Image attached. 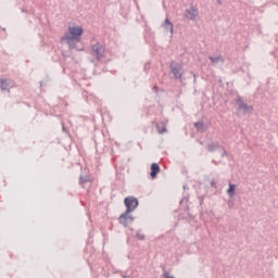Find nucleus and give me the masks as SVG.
<instances>
[{
	"label": "nucleus",
	"mask_w": 278,
	"mask_h": 278,
	"mask_svg": "<svg viewBox=\"0 0 278 278\" xmlns=\"http://www.w3.org/2000/svg\"><path fill=\"white\" fill-rule=\"evenodd\" d=\"M81 36H84V27L70 26L68 30L64 34L61 40H65L70 49H75L76 51H84V48L77 47V42H81Z\"/></svg>",
	"instance_id": "f257e3e1"
},
{
	"label": "nucleus",
	"mask_w": 278,
	"mask_h": 278,
	"mask_svg": "<svg viewBox=\"0 0 278 278\" xmlns=\"http://www.w3.org/2000/svg\"><path fill=\"white\" fill-rule=\"evenodd\" d=\"M237 108V112H242V114H253V105H248L247 102H244V99H242L241 96H237V99L235 100Z\"/></svg>",
	"instance_id": "f03ea898"
},
{
	"label": "nucleus",
	"mask_w": 278,
	"mask_h": 278,
	"mask_svg": "<svg viewBox=\"0 0 278 278\" xmlns=\"http://www.w3.org/2000/svg\"><path fill=\"white\" fill-rule=\"evenodd\" d=\"M124 205L126 207L125 212L131 214V212H136V208L140 205V201H138V198L129 195L124 199Z\"/></svg>",
	"instance_id": "7ed1b4c3"
},
{
	"label": "nucleus",
	"mask_w": 278,
	"mask_h": 278,
	"mask_svg": "<svg viewBox=\"0 0 278 278\" xmlns=\"http://www.w3.org/2000/svg\"><path fill=\"white\" fill-rule=\"evenodd\" d=\"M169 68L172 74L174 75V79H181L184 77V73H181L184 65L177 61H172L169 64Z\"/></svg>",
	"instance_id": "20e7f679"
},
{
	"label": "nucleus",
	"mask_w": 278,
	"mask_h": 278,
	"mask_svg": "<svg viewBox=\"0 0 278 278\" xmlns=\"http://www.w3.org/2000/svg\"><path fill=\"white\" fill-rule=\"evenodd\" d=\"M92 53L96 54V60L98 62H101L103 60V56L105 55V52L103 51V45L101 42H97L91 46Z\"/></svg>",
	"instance_id": "39448f33"
},
{
	"label": "nucleus",
	"mask_w": 278,
	"mask_h": 278,
	"mask_svg": "<svg viewBox=\"0 0 278 278\" xmlns=\"http://www.w3.org/2000/svg\"><path fill=\"white\" fill-rule=\"evenodd\" d=\"M185 16L186 18H189V21H197V16H199V9L191 4L189 9H186Z\"/></svg>",
	"instance_id": "423d86ee"
},
{
	"label": "nucleus",
	"mask_w": 278,
	"mask_h": 278,
	"mask_svg": "<svg viewBox=\"0 0 278 278\" xmlns=\"http://www.w3.org/2000/svg\"><path fill=\"white\" fill-rule=\"evenodd\" d=\"M144 40L147 45H155V31L151 30V28H147L146 35H144Z\"/></svg>",
	"instance_id": "0eeeda50"
},
{
	"label": "nucleus",
	"mask_w": 278,
	"mask_h": 278,
	"mask_svg": "<svg viewBox=\"0 0 278 278\" xmlns=\"http://www.w3.org/2000/svg\"><path fill=\"white\" fill-rule=\"evenodd\" d=\"M161 170H162V168L160 167V164L152 163L150 165V177H151V179H157V175H160Z\"/></svg>",
	"instance_id": "6e6552de"
},
{
	"label": "nucleus",
	"mask_w": 278,
	"mask_h": 278,
	"mask_svg": "<svg viewBox=\"0 0 278 278\" xmlns=\"http://www.w3.org/2000/svg\"><path fill=\"white\" fill-rule=\"evenodd\" d=\"M10 88H14V81L10 78H2L0 90H10Z\"/></svg>",
	"instance_id": "1a4fd4ad"
},
{
	"label": "nucleus",
	"mask_w": 278,
	"mask_h": 278,
	"mask_svg": "<svg viewBox=\"0 0 278 278\" xmlns=\"http://www.w3.org/2000/svg\"><path fill=\"white\" fill-rule=\"evenodd\" d=\"M163 27L165 31H170V38H173V34L175 31V26L173 25V22H170V18L166 17L163 24Z\"/></svg>",
	"instance_id": "9d476101"
},
{
	"label": "nucleus",
	"mask_w": 278,
	"mask_h": 278,
	"mask_svg": "<svg viewBox=\"0 0 278 278\" xmlns=\"http://www.w3.org/2000/svg\"><path fill=\"white\" fill-rule=\"evenodd\" d=\"M128 214H131V213H127V211H125V212L118 217L119 225H123V227H129Z\"/></svg>",
	"instance_id": "9b49d317"
},
{
	"label": "nucleus",
	"mask_w": 278,
	"mask_h": 278,
	"mask_svg": "<svg viewBox=\"0 0 278 278\" xmlns=\"http://www.w3.org/2000/svg\"><path fill=\"white\" fill-rule=\"evenodd\" d=\"M236 188H238L236 184H232V182L228 184L227 194L229 199L236 195Z\"/></svg>",
	"instance_id": "f8f14e48"
},
{
	"label": "nucleus",
	"mask_w": 278,
	"mask_h": 278,
	"mask_svg": "<svg viewBox=\"0 0 278 278\" xmlns=\"http://www.w3.org/2000/svg\"><path fill=\"white\" fill-rule=\"evenodd\" d=\"M219 148H220V143L218 141L208 143L206 146L208 153H214V151L218 150Z\"/></svg>",
	"instance_id": "ddd939ff"
},
{
	"label": "nucleus",
	"mask_w": 278,
	"mask_h": 278,
	"mask_svg": "<svg viewBox=\"0 0 278 278\" xmlns=\"http://www.w3.org/2000/svg\"><path fill=\"white\" fill-rule=\"evenodd\" d=\"M156 129L159 131V134H166L167 129H166V122H160L156 124Z\"/></svg>",
	"instance_id": "4468645a"
},
{
	"label": "nucleus",
	"mask_w": 278,
	"mask_h": 278,
	"mask_svg": "<svg viewBox=\"0 0 278 278\" xmlns=\"http://www.w3.org/2000/svg\"><path fill=\"white\" fill-rule=\"evenodd\" d=\"M208 60L212 64H218V62H225V58L223 55H217V56H208Z\"/></svg>",
	"instance_id": "2eb2a0df"
},
{
	"label": "nucleus",
	"mask_w": 278,
	"mask_h": 278,
	"mask_svg": "<svg viewBox=\"0 0 278 278\" xmlns=\"http://www.w3.org/2000/svg\"><path fill=\"white\" fill-rule=\"evenodd\" d=\"M193 126L195 129H198V131H201V129H205V123H203V121L195 122Z\"/></svg>",
	"instance_id": "dca6fc26"
},
{
	"label": "nucleus",
	"mask_w": 278,
	"mask_h": 278,
	"mask_svg": "<svg viewBox=\"0 0 278 278\" xmlns=\"http://www.w3.org/2000/svg\"><path fill=\"white\" fill-rule=\"evenodd\" d=\"M218 151H219L222 157H225L227 155V150L225 149V147L219 146Z\"/></svg>",
	"instance_id": "f3484780"
},
{
	"label": "nucleus",
	"mask_w": 278,
	"mask_h": 278,
	"mask_svg": "<svg viewBox=\"0 0 278 278\" xmlns=\"http://www.w3.org/2000/svg\"><path fill=\"white\" fill-rule=\"evenodd\" d=\"M190 200V195L188 193L184 194L182 199L179 201V205H184V201L188 202Z\"/></svg>",
	"instance_id": "a211bd4d"
},
{
	"label": "nucleus",
	"mask_w": 278,
	"mask_h": 278,
	"mask_svg": "<svg viewBox=\"0 0 278 278\" xmlns=\"http://www.w3.org/2000/svg\"><path fill=\"white\" fill-rule=\"evenodd\" d=\"M136 238H138L141 241H144L147 239V236L144 233H140V230L137 231Z\"/></svg>",
	"instance_id": "6ab92c4d"
},
{
	"label": "nucleus",
	"mask_w": 278,
	"mask_h": 278,
	"mask_svg": "<svg viewBox=\"0 0 278 278\" xmlns=\"http://www.w3.org/2000/svg\"><path fill=\"white\" fill-rule=\"evenodd\" d=\"M79 179H80L79 181L80 186H84V184H88V178H86V176H80Z\"/></svg>",
	"instance_id": "aec40b11"
},
{
	"label": "nucleus",
	"mask_w": 278,
	"mask_h": 278,
	"mask_svg": "<svg viewBox=\"0 0 278 278\" xmlns=\"http://www.w3.org/2000/svg\"><path fill=\"white\" fill-rule=\"evenodd\" d=\"M198 199H199V205L203 206V203L205 201V195H199Z\"/></svg>",
	"instance_id": "412c9836"
},
{
	"label": "nucleus",
	"mask_w": 278,
	"mask_h": 278,
	"mask_svg": "<svg viewBox=\"0 0 278 278\" xmlns=\"http://www.w3.org/2000/svg\"><path fill=\"white\" fill-rule=\"evenodd\" d=\"M211 188H215V189L218 188L216 179H214V178L211 180Z\"/></svg>",
	"instance_id": "4be33fe9"
},
{
	"label": "nucleus",
	"mask_w": 278,
	"mask_h": 278,
	"mask_svg": "<svg viewBox=\"0 0 278 278\" xmlns=\"http://www.w3.org/2000/svg\"><path fill=\"white\" fill-rule=\"evenodd\" d=\"M134 220H135V217H132L131 213L128 214V223H129V225H130V223H134Z\"/></svg>",
	"instance_id": "5701e85b"
},
{
	"label": "nucleus",
	"mask_w": 278,
	"mask_h": 278,
	"mask_svg": "<svg viewBox=\"0 0 278 278\" xmlns=\"http://www.w3.org/2000/svg\"><path fill=\"white\" fill-rule=\"evenodd\" d=\"M163 276H164V278H175V276H170V274H168V271H164Z\"/></svg>",
	"instance_id": "b1692460"
},
{
	"label": "nucleus",
	"mask_w": 278,
	"mask_h": 278,
	"mask_svg": "<svg viewBox=\"0 0 278 278\" xmlns=\"http://www.w3.org/2000/svg\"><path fill=\"white\" fill-rule=\"evenodd\" d=\"M62 131L63 134H68V130L66 129V126H64V123H62Z\"/></svg>",
	"instance_id": "393cba45"
},
{
	"label": "nucleus",
	"mask_w": 278,
	"mask_h": 278,
	"mask_svg": "<svg viewBox=\"0 0 278 278\" xmlns=\"http://www.w3.org/2000/svg\"><path fill=\"white\" fill-rule=\"evenodd\" d=\"M184 211H185V212H190V205L186 204V205L184 206Z\"/></svg>",
	"instance_id": "a878e982"
},
{
	"label": "nucleus",
	"mask_w": 278,
	"mask_h": 278,
	"mask_svg": "<svg viewBox=\"0 0 278 278\" xmlns=\"http://www.w3.org/2000/svg\"><path fill=\"white\" fill-rule=\"evenodd\" d=\"M22 12H23L24 14H28V13H29V11H27L26 9H22Z\"/></svg>",
	"instance_id": "bb28decb"
},
{
	"label": "nucleus",
	"mask_w": 278,
	"mask_h": 278,
	"mask_svg": "<svg viewBox=\"0 0 278 278\" xmlns=\"http://www.w3.org/2000/svg\"><path fill=\"white\" fill-rule=\"evenodd\" d=\"M218 5H223V0H217Z\"/></svg>",
	"instance_id": "cd10ccee"
},
{
	"label": "nucleus",
	"mask_w": 278,
	"mask_h": 278,
	"mask_svg": "<svg viewBox=\"0 0 278 278\" xmlns=\"http://www.w3.org/2000/svg\"><path fill=\"white\" fill-rule=\"evenodd\" d=\"M193 84H197V75L193 74Z\"/></svg>",
	"instance_id": "c85d7f7f"
},
{
	"label": "nucleus",
	"mask_w": 278,
	"mask_h": 278,
	"mask_svg": "<svg viewBox=\"0 0 278 278\" xmlns=\"http://www.w3.org/2000/svg\"><path fill=\"white\" fill-rule=\"evenodd\" d=\"M184 190H188V185L182 186Z\"/></svg>",
	"instance_id": "c756f323"
},
{
	"label": "nucleus",
	"mask_w": 278,
	"mask_h": 278,
	"mask_svg": "<svg viewBox=\"0 0 278 278\" xmlns=\"http://www.w3.org/2000/svg\"><path fill=\"white\" fill-rule=\"evenodd\" d=\"M212 163L213 164H218V162H216V160H212Z\"/></svg>",
	"instance_id": "7c9ffc66"
},
{
	"label": "nucleus",
	"mask_w": 278,
	"mask_h": 278,
	"mask_svg": "<svg viewBox=\"0 0 278 278\" xmlns=\"http://www.w3.org/2000/svg\"><path fill=\"white\" fill-rule=\"evenodd\" d=\"M123 278H131L130 276L124 275Z\"/></svg>",
	"instance_id": "2f4dec72"
},
{
	"label": "nucleus",
	"mask_w": 278,
	"mask_h": 278,
	"mask_svg": "<svg viewBox=\"0 0 278 278\" xmlns=\"http://www.w3.org/2000/svg\"><path fill=\"white\" fill-rule=\"evenodd\" d=\"M0 29H2V31H5V27H0Z\"/></svg>",
	"instance_id": "473e14b6"
},
{
	"label": "nucleus",
	"mask_w": 278,
	"mask_h": 278,
	"mask_svg": "<svg viewBox=\"0 0 278 278\" xmlns=\"http://www.w3.org/2000/svg\"><path fill=\"white\" fill-rule=\"evenodd\" d=\"M189 218H192V214L188 213Z\"/></svg>",
	"instance_id": "72a5a7b5"
},
{
	"label": "nucleus",
	"mask_w": 278,
	"mask_h": 278,
	"mask_svg": "<svg viewBox=\"0 0 278 278\" xmlns=\"http://www.w3.org/2000/svg\"><path fill=\"white\" fill-rule=\"evenodd\" d=\"M4 38H8V33L4 34Z\"/></svg>",
	"instance_id": "f704fd0d"
},
{
	"label": "nucleus",
	"mask_w": 278,
	"mask_h": 278,
	"mask_svg": "<svg viewBox=\"0 0 278 278\" xmlns=\"http://www.w3.org/2000/svg\"><path fill=\"white\" fill-rule=\"evenodd\" d=\"M40 87H42V80L40 81Z\"/></svg>",
	"instance_id": "c9c22d12"
}]
</instances>
